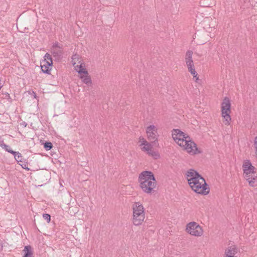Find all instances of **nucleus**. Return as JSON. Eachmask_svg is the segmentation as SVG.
<instances>
[{
  "label": "nucleus",
  "mask_w": 257,
  "mask_h": 257,
  "mask_svg": "<svg viewBox=\"0 0 257 257\" xmlns=\"http://www.w3.org/2000/svg\"><path fill=\"white\" fill-rule=\"evenodd\" d=\"M53 145L51 142H46L44 144V148L46 150L49 151L52 148Z\"/></svg>",
  "instance_id": "nucleus-24"
},
{
  "label": "nucleus",
  "mask_w": 257,
  "mask_h": 257,
  "mask_svg": "<svg viewBox=\"0 0 257 257\" xmlns=\"http://www.w3.org/2000/svg\"><path fill=\"white\" fill-rule=\"evenodd\" d=\"M192 55L193 52L191 50H188L186 53L185 61L188 71L193 75V78L195 79V81L197 82L198 77H197V73L195 69Z\"/></svg>",
  "instance_id": "nucleus-6"
},
{
  "label": "nucleus",
  "mask_w": 257,
  "mask_h": 257,
  "mask_svg": "<svg viewBox=\"0 0 257 257\" xmlns=\"http://www.w3.org/2000/svg\"><path fill=\"white\" fill-rule=\"evenodd\" d=\"M12 154L14 155L15 159L18 163L22 162V156L20 153L14 151Z\"/></svg>",
  "instance_id": "nucleus-21"
},
{
  "label": "nucleus",
  "mask_w": 257,
  "mask_h": 257,
  "mask_svg": "<svg viewBox=\"0 0 257 257\" xmlns=\"http://www.w3.org/2000/svg\"><path fill=\"white\" fill-rule=\"evenodd\" d=\"M51 52L54 57L59 59L62 57L63 54V49H51Z\"/></svg>",
  "instance_id": "nucleus-18"
},
{
  "label": "nucleus",
  "mask_w": 257,
  "mask_h": 257,
  "mask_svg": "<svg viewBox=\"0 0 257 257\" xmlns=\"http://www.w3.org/2000/svg\"><path fill=\"white\" fill-rule=\"evenodd\" d=\"M3 85L2 84H1V83H0V87H1V88L3 87Z\"/></svg>",
  "instance_id": "nucleus-31"
},
{
  "label": "nucleus",
  "mask_w": 257,
  "mask_h": 257,
  "mask_svg": "<svg viewBox=\"0 0 257 257\" xmlns=\"http://www.w3.org/2000/svg\"><path fill=\"white\" fill-rule=\"evenodd\" d=\"M138 182L142 190L147 194L151 193L156 186V181L153 173L144 171L139 176Z\"/></svg>",
  "instance_id": "nucleus-1"
},
{
  "label": "nucleus",
  "mask_w": 257,
  "mask_h": 257,
  "mask_svg": "<svg viewBox=\"0 0 257 257\" xmlns=\"http://www.w3.org/2000/svg\"><path fill=\"white\" fill-rule=\"evenodd\" d=\"M74 67L75 70L80 74H87V71L85 68V66L83 63L81 62L80 63H77L76 64L73 65Z\"/></svg>",
  "instance_id": "nucleus-13"
},
{
  "label": "nucleus",
  "mask_w": 257,
  "mask_h": 257,
  "mask_svg": "<svg viewBox=\"0 0 257 257\" xmlns=\"http://www.w3.org/2000/svg\"><path fill=\"white\" fill-rule=\"evenodd\" d=\"M43 218L49 223L51 220V216L49 214L45 213L43 215Z\"/></svg>",
  "instance_id": "nucleus-27"
},
{
  "label": "nucleus",
  "mask_w": 257,
  "mask_h": 257,
  "mask_svg": "<svg viewBox=\"0 0 257 257\" xmlns=\"http://www.w3.org/2000/svg\"><path fill=\"white\" fill-rule=\"evenodd\" d=\"M253 145L255 149V156L257 158V136L254 138Z\"/></svg>",
  "instance_id": "nucleus-28"
},
{
  "label": "nucleus",
  "mask_w": 257,
  "mask_h": 257,
  "mask_svg": "<svg viewBox=\"0 0 257 257\" xmlns=\"http://www.w3.org/2000/svg\"><path fill=\"white\" fill-rule=\"evenodd\" d=\"M80 78L82 80V81L86 84L88 86H90L92 84V81L90 77L88 75V73L82 74L80 75Z\"/></svg>",
  "instance_id": "nucleus-16"
},
{
  "label": "nucleus",
  "mask_w": 257,
  "mask_h": 257,
  "mask_svg": "<svg viewBox=\"0 0 257 257\" xmlns=\"http://www.w3.org/2000/svg\"><path fill=\"white\" fill-rule=\"evenodd\" d=\"M245 179L247 181L249 185L251 187H256L257 186V176H250L249 175H245Z\"/></svg>",
  "instance_id": "nucleus-14"
},
{
  "label": "nucleus",
  "mask_w": 257,
  "mask_h": 257,
  "mask_svg": "<svg viewBox=\"0 0 257 257\" xmlns=\"http://www.w3.org/2000/svg\"><path fill=\"white\" fill-rule=\"evenodd\" d=\"M142 147H143L141 148L142 150L144 152H146L147 154H148V153L150 152L153 149V146L148 142H147Z\"/></svg>",
  "instance_id": "nucleus-20"
},
{
  "label": "nucleus",
  "mask_w": 257,
  "mask_h": 257,
  "mask_svg": "<svg viewBox=\"0 0 257 257\" xmlns=\"http://www.w3.org/2000/svg\"><path fill=\"white\" fill-rule=\"evenodd\" d=\"M19 164L20 165L23 169H26L27 170H30L29 168H28L27 167V165L26 164H20V163H19Z\"/></svg>",
  "instance_id": "nucleus-29"
},
{
  "label": "nucleus",
  "mask_w": 257,
  "mask_h": 257,
  "mask_svg": "<svg viewBox=\"0 0 257 257\" xmlns=\"http://www.w3.org/2000/svg\"><path fill=\"white\" fill-rule=\"evenodd\" d=\"M191 181H192L188 183V184L192 190L196 193L205 195L209 193V188L202 176Z\"/></svg>",
  "instance_id": "nucleus-2"
},
{
  "label": "nucleus",
  "mask_w": 257,
  "mask_h": 257,
  "mask_svg": "<svg viewBox=\"0 0 257 257\" xmlns=\"http://www.w3.org/2000/svg\"><path fill=\"white\" fill-rule=\"evenodd\" d=\"M231 104L228 97H225L221 103V115L225 119L224 124L229 125L231 120V117L229 115L230 112Z\"/></svg>",
  "instance_id": "nucleus-5"
},
{
  "label": "nucleus",
  "mask_w": 257,
  "mask_h": 257,
  "mask_svg": "<svg viewBox=\"0 0 257 257\" xmlns=\"http://www.w3.org/2000/svg\"><path fill=\"white\" fill-rule=\"evenodd\" d=\"M201 176L197 171L193 169H189L186 173V177L188 183L191 182V180H194L196 178Z\"/></svg>",
  "instance_id": "nucleus-12"
},
{
  "label": "nucleus",
  "mask_w": 257,
  "mask_h": 257,
  "mask_svg": "<svg viewBox=\"0 0 257 257\" xmlns=\"http://www.w3.org/2000/svg\"><path fill=\"white\" fill-rule=\"evenodd\" d=\"M23 252V257H33V250L31 245H26L24 247Z\"/></svg>",
  "instance_id": "nucleus-15"
},
{
  "label": "nucleus",
  "mask_w": 257,
  "mask_h": 257,
  "mask_svg": "<svg viewBox=\"0 0 257 257\" xmlns=\"http://www.w3.org/2000/svg\"><path fill=\"white\" fill-rule=\"evenodd\" d=\"M147 138L150 141L155 142L158 140L159 136L158 128L154 125H150L146 128Z\"/></svg>",
  "instance_id": "nucleus-10"
},
{
  "label": "nucleus",
  "mask_w": 257,
  "mask_h": 257,
  "mask_svg": "<svg viewBox=\"0 0 257 257\" xmlns=\"http://www.w3.org/2000/svg\"><path fill=\"white\" fill-rule=\"evenodd\" d=\"M133 222L136 226L141 225L145 218V209L140 202H135L133 205Z\"/></svg>",
  "instance_id": "nucleus-3"
},
{
  "label": "nucleus",
  "mask_w": 257,
  "mask_h": 257,
  "mask_svg": "<svg viewBox=\"0 0 257 257\" xmlns=\"http://www.w3.org/2000/svg\"><path fill=\"white\" fill-rule=\"evenodd\" d=\"M186 231L192 236L199 237L203 235L202 227L196 222H189L186 226Z\"/></svg>",
  "instance_id": "nucleus-4"
},
{
  "label": "nucleus",
  "mask_w": 257,
  "mask_h": 257,
  "mask_svg": "<svg viewBox=\"0 0 257 257\" xmlns=\"http://www.w3.org/2000/svg\"><path fill=\"white\" fill-rule=\"evenodd\" d=\"M33 94L34 97L36 98H37V94H36V93L34 91H33Z\"/></svg>",
  "instance_id": "nucleus-30"
},
{
  "label": "nucleus",
  "mask_w": 257,
  "mask_h": 257,
  "mask_svg": "<svg viewBox=\"0 0 257 257\" xmlns=\"http://www.w3.org/2000/svg\"><path fill=\"white\" fill-rule=\"evenodd\" d=\"M139 142L140 143V146L141 147H142L143 145H144L145 144H146L148 142L143 137H140L139 138Z\"/></svg>",
  "instance_id": "nucleus-26"
},
{
  "label": "nucleus",
  "mask_w": 257,
  "mask_h": 257,
  "mask_svg": "<svg viewBox=\"0 0 257 257\" xmlns=\"http://www.w3.org/2000/svg\"><path fill=\"white\" fill-rule=\"evenodd\" d=\"M72 62L73 65H75L77 63H80L82 62L79 58V56L77 54H74L72 57Z\"/></svg>",
  "instance_id": "nucleus-22"
},
{
  "label": "nucleus",
  "mask_w": 257,
  "mask_h": 257,
  "mask_svg": "<svg viewBox=\"0 0 257 257\" xmlns=\"http://www.w3.org/2000/svg\"><path fill=\"white\" fill-rule=\"evenodd\" d=\"M0 146L2 147L3 149H4L6 151L11 153L13 154V152H14L13 150H12L11 147L9 145H6L5 144L4 141H2L0 142Z\"/></svg>",
  "instance_id": "nucleus-19"
},
{
  "label": "nucleus",
  "mask_w": 257,
  "mask_h": 257,
  "mask_svg": "<svg viewBox=\"0 0 257 257\" xmlns=\"http://www.w3.org/2000/svg\"><path fill=\"white\" fill-rule=\"evenodd\" d=\"M179 146L181 147L184 150L190 155H195L200 153L196 144L191 140L189 136L187 137V139L184 140L183 144H181Z\"/></svg>",
  "instance_id": "nucleus-7"
},
{
  "label": "nucleus",
  "mask_w": 257,
  "mask_h": 257,
  "mask_svg": "<svg viewBox=\"0 0 257 257\" xmlns=\"http://www.w3.org/2000/svg\"><path fill=\"white\" fill-rule=\"evenodd\" d=\"M172 138L174 141L179 145H181L184 142V140L188 137V135L185 134L179 129H174L172 131Z\"/></svg>",
  "instance_id": "nucleus-9"
},
{
  "label": "nucleus",
  "mask_w": 257,
  "mask_h": 257,
  "mask_svg": "<svg viewBox=\"0 0 257 257\" xmlns=\"http://www.w3.org/2000/svg\"><path fill=\"white\" fill-rule=\"evenodd\" d=\"M148 154L150 156H152L155 159H158L160 157L159 154L157 152L154 151L153 150H152L150 152H149Z\"/></svg>",
  "instance_id": "nucleus-23"
},
{
  "label": "nucleus",
  "mask_w": 257,
  "mask_h": 257,
  "mask_svg": "<svg viewBox=\"0 0 257 257\" xmlns=\"http://www.w3.org/2000/svg\"><path fill=\"white\" fill-rule=\"evenodd\" d=\"M44 58V59L41 63L42 71L45 74H50L53 64L52 57L49 54L46 53Z\"/></svg>",
  "instance_id": "nucleus-8"
},
{
  "label": "nucleus",
  "mask_w": 257,
  "mask_h": 257,
  "mask_svg": "<svg viewBox=\"0 0 257 257\" xmlns=\"http://www.w3.org/2000/svg\"><path fill=\"white\" fill-rule=\"evenodd\" d=\"M242 168L244 176H247L250 174L253 173L255 169L254 167L252 165L250 161L247 160L244 161Z\"/></svg>",
  "instance_id": "nucleus-11"
},
{
  "label": "nucleus",
  "mask_w": 257,
  "mask_h": 257,
  "mask_svg": "<svg viewBox=\"0 0 257 257\" xmlns=\"http://www.w3.org/2000/svg\"><path fill=\"white\" fill-rule=\"evenodd\" d=\"M200 5L203 7H209L214 4V0H200Z\"/></svg>",
  "instance_id": "nucleus-17"
},
{
  "label": "nucleus",
  "mask_w": 257,
  "mask_h": 257,
  "mask_svg": "<svg viewBox=\"0 0 257 257\" xmlns=\"http://www.w3.org/2000/svg\"><path fill=\"white\" fill-rule=\"evenodd\" d=\"M62 49V45H60L58 43H54L51 49Z\"/></svg>",
  "instance_id": "nucleus-25"
}]
</instances>
